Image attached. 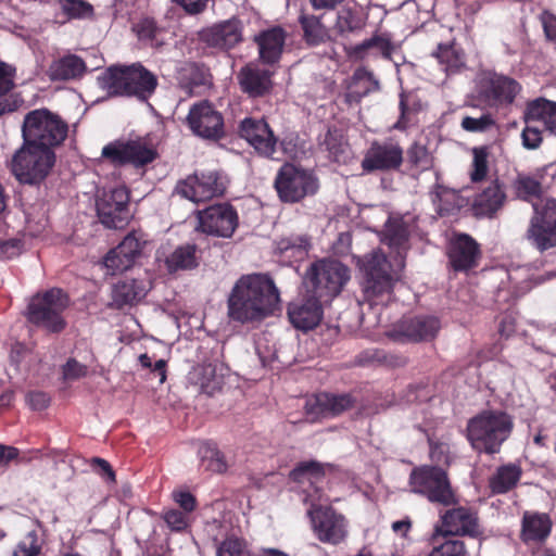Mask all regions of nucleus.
Instances as JSON below:
<instances>
[{
  "mask_svg": "<svg viewBox=\"0 0 556 556\" xmlns=\"http://www.w3.org/2000/svg\"><path fill=\"white\" fill-rule=\"evenodd\" d=\"M429 556H469L466 544L459 539H448L434 545Z\"/></svg>",
  "mask_w": 556,
  "mask_h": 556,
  "instance_id": "obj_54",
  "label": "nucleus"
},
{
  "mask_svg": "<svg viewBox=\"0 0 556 556\" xmlns=\"http://www.w3.org/2000/svg\"><path fill=\"white\" fill-rule=\"evenodd\" d=\"M380 90V83L374 73L366 67H358L354 71L351 83L344 94V101L349 105L359 103L363 98L371 92Z\"/></svg>",
  "mask_w": 556,
  "mask_h": 556,
  "instance_id": "obj_32",
  "label": "nucleus"
},
{
  "mask_svg": "<svg viewBox=\"0 0 556 556\" xmlns=\"http://www.w3.org/2000/svg\"><path fill=\"white\" fill-rule=\"evenodd\" d=\"M166 266L170 273L197 267V245L187 243L176 248L166 258Z\"/></svg>",
  "mask_w": 556,
  "mask_h": 556,
  "instance_id": "obj_46",
  "label": "nucleus"
},
{
  "mask_svg": "<svg viewBox=\"0 0 556 556\" xmlns=\"http://www.w3.org/2000/svg\"><path fill=\"white\" fill-rule=\"evenodd\" d=\"M511 190L516 198L531 202L542 194V184L535 177L519 173L511 181Z\"/></svg>",
  "mask_w": 556,
  "mask_h": 556,
  "instance_id": "obj_47",
  "label": "nucleus"
},
{
  "mask_svg": "<svg viewBox=\"0 0 556 556\" xmlns=\"http://www.w3.org/2000/svg\"><path fill=\"white\" fill-rule=\"evenodd\" d=\"M323 301L309 293L305 299L291 302L287 314L292 326L299 330H312L323 319Z\"/></svg>",
  "mask_w": 556,
  "mask_h": 556,
  "instance_id": "obj_28",
  "label": "nucleus"
},
{
  "mask_svg": "<svg viewBox=\"0 0 556 556\" xmlns=\"http://www.w3.org/2000/svg\"><path fill=\"white\" fill-rule=\"evenodd\" d=\"M299 23L303 30V39L309 47H316L326 43L330 35L320 18L315 15L302 13L299 16Z\"/></svg>",
  "mask_w": 556,
  "mask_h": 556,
  "instance_id": "obj_43",
  "label": "nucleus"
},
{
  "mask_svg": "<svg viewBox=\"0 0 556 556\" xmlns=\"http://www.w3.org/2000/svg\"><path fill=\"white\" fill-rule=\"evenodd\" d=\"M68 305L67 293L60 288H51L33 296L27 307V318L37 327L52 333H60L66 327L63 313Z\"/></svg>",
  "mask_w": 556,
  "mask_h": 556,
  "instance_id": "obj_7",
  "label": "nucleus"
},
{
  "mask_svg": "<svg viewBox=\"0 0 556 556\" xmlns=\"http://www.w3.org/2000/svg\"><path fill=\"white\" fill-rule=\"evenodd\" d=\"M174 502L179 506V510L192 516L198 507L195 496L189 491H174L172 493Z\"/></svg>",
  "mask_w": 556,
  "mask_h": 556,
  "instance_id": "obj_58",
  "label": "nucleus"
},
{
  "mask_svg": "<svg viewBox=\"0 0 556 556\" xmlns=\"http://www.w3.org/2000/svg\"><path fill=\"white\" fill-rule=\"evenodd\" d=\"M451 267L455 271H467L478 266L481 258L480 244L468 233H455L447 247Z\"/></svg>",
  "mask_w": 556,
  "mask_h": 556,
  "instance_id": "obj_24",
  "label": "nucleus"
},
{
  "mask_svg": "<svg viewBox=\"0 0 556 556\" xmlns=\"http://www.w3.org/2000/svg\"><path fill=\"white\" fill-rule=\"evenodd\" d=\"M217 556H251V554L243 541L228 538L219 545Z\"/></svg>",
  "mask_w": 556,
  "mask_h": 556,
  "instance_id": "obj_57",
  "label": "nucleus"
},
{
  "mask_svg": "<svg viewBox=\"0 0 556 556\" xmlns=\"http://www.w3.org/2000/svg\"><path fill=\"white\" fill-rule=\"evenodd\" d=\"M358 264L364 273L365 293L368 299L389 294L392 291L396 273L380 249L366 254Z\"/></svg>",
  "mask_w": 556,
  "mask_h": 556,
  "instance_id": "obj_12",
  "label": "nucleus"
},
{
  "mask_svg": "<svg viewBox=\"0 0 556 556\" xmlns=\"http://www.w3.org/2000/svg\"><path fill=\"white\" fill-rule=\"evenodd\" d=\"M186 125L194 136L204 140L217 141L225 136L224 116L208 100L190 106Z\"/></svg>",
  "mask_w": 556,
  "mask_h": 556,
  "instance_id": "obj_15",
  "label": "nucleus"
},
{
  "mask_svg": "<svg viewBox=\"0 0 556 556\" xmlns=\"http://www.w3.org/2000/svg\"><path fill=\"white\" fill-rule=\"evenodd\" d=\"M199 456L201 465L205 470L214 473H224L228 469V464L224 453L218 448L217 444L206 441L199 447Z\"/></svg>",
  "mask_w": 556,
  "mask_h": 556,
  "instance_id": "obj_45",
  "label": "nucleus"
},
{
  "mask_svg": "<svg viewBox=\"0 0 556 556\" xmlns=\"http://www.w3.org/2000/svg\"><path fill=\"white\" fill-rule=\"evenodd\" d=\"M87 72L85 60L76 54L67 53L54 59L47 71L51 81H68L80 79Z\"/></svg>",
  "mask_w": 556,
  "mask_h": 556,
  "instance_id": "obj_30",
  "label": "nucleus"
},
{
  "mask_svg": "<svg viewBox=\"0 0 556 556\" xmlns=\"http://www.w3.org/2000/svg\"><path fill=\"white\" fill-rule=\"evenodd\" d=\"M483 530L480 526L477 509L470 506L454 505L440 514L439 521L434 526L431 535L432 544L438 543L440 536H468L478 539L482 536Z\"/></svg>",
  "mask_w": 556,
  "mask_h": 556,
  "instance_id": "obj_11",
  "label": "nucleus"
},
{
  "mask_svg": "<svg viewBox=\"0 0 556 556\" xmlns=\"http://www.w3.org/2000/svg\"><path fill=\"white\" fill-rule=\"evenodd\" d=\"M399 98L400 116L393 128L405 131L409 128L413 117L422 110V104L420 98L410 91H402Z\"/></svg>",
  "mask_w": 556,
  "mask_h": 556,
  "instance_id": "obj_44",
  "label": "nucleus"
},
{
  "mask_svg": "<svg viewBox=\"0 0 556 556\" xmlns=\"http://www.w3.org/2000/svg\"><path fill=\"white\" fill-rule=\"evenodd\" d=\"M239 136L263 157L273 159L278 138L264 118L245 117L240 122Z\"/></svg>",
  "mask_w": 556,
  "mask_h": 556,
  "instance_id": "obj_22",
  "label": "nucleus"
},
{
  "mask_svg": "<svg viewBox=\"0 0 556 556\" xmlns=\"http://www.w3.org/2000/svg\"><path fill=\"white\" fill-rule=\"evenodd\" d=\"M23 250V242L20 239H9L0 242V261L11 260L18 256Z\"/></svg>",
  "mask_w": 556,
  "mask_h": 556,
  "instance_id": "obj_63",
  "label": "nucleus"
},
{
  "mask_svg": "<svg viewBox=\"0 0 556 556\" xmlns=\"http://www.w3.org/2000/svg\"><path fill=\"white\" fill-rule=\"evenodd\" d=\"M15 68L0 61V97H7L14 87Z\"/></svg>",
  "mask_w": 556,
  "mask_h": 556,
  "instance_id": "obj_61",
  "label": "nucleus"
},
{
  "mask_svg": "<svg viewBox=\"0 0 556 556\" xmlns=\"http://www.w3.org/2000/svg\"><path fill=\"white\" fill-rule=\"evenodd\" d=\"M177 83L189 97L202 96L214 86L210 67L198 62L185 63L178 71Z\"/></svg>",
  "mask_w": 556,
  "mask_h": 556,
  "instance_id": "obj_27",
  "label": "nucleus"
},
{
  "mask_svg": "<svg viewBox=\"0 0 556 556\" xmlns=\"http://www.w3.org/2000/svg\"><path fill=\"white\" fill-rule=\"evenodd\" d=\"M309 243L305 237L291 236L276 242V250L286 257L302 260L306 256Z\"/></svg>",
  "mask_w": 556,
  "mask_h": 556,
  "instance_id": "obj_48",
  "label": "nucleus"
},
{
  "mask_svg": "<svg viewBox=\"0 0 556 556\" xmlns=\"http://www.w3.org/2000/svg\"><path fill=\"white\" fill-rule=\"evenodd\" d=\"M274 187L281 202L298 203L317 193L319 181L312 172L285 163L277 172Z\"/></svg>",
  "mask_w": 556,
  "mask_h": 556,
  "instance_id": "obj_10",
  "label": "nucleus"
},
{
  "mask_svg": "<svg viewBox=\"0 0 556 556\" xmlns=\"http://www.w3.org/2000/svg\"><path fill=\"white\" fill-rule=\"evenodd\" d=\"M540 21L546 39L554 42L556 46V15L548 11H544L540 15Z\"/></svg>",
  "mask_w": 556,
  "mask_h": 556,
  "instance_id": "obj_64",
  "label": "nucleus"
},
{
  "mask_svg": "<svg viewBox=\"0 0 556 556\" xmlns=\"http://www.w3.org/2000/svg\"><path fill=\"white\" fill-rule=\"evenodd\" d=\"M552 521L546 514H528L522 517L521 534L525 542H542L551 533Z\"/></svg>",
  "mask_w": 556,
  "mask_h": 556,
  "instance_id": "obj_39",
  "label": "nucleus"
},
{
  "mask_svg": "<svg viewBox=\"0 0 556 556\" xmlns=\"http://www.w3.org/2000/svg\"><path fill=\"white\" fill-rule=\"evenodd\" d=\"M403 148L392 140L371 142L362 160L366 173L399 170L404 161Z\"/></svg>",
  "mask_w": 556,
  "mask_h": 556,
  "instance_id": "obj_21",
  "label": "nucleus"
},
{
  "mask_svg": "<svg viewBox=\"0 0 556 556\" xmlns=\"http://www.w3.org/2000/svg\"><path fill=\"white\" fill-rule=\"evenodd\" d=\"M352 393L319 392L305 403V412L314 418H334L355 407Z\"/></svg>",
  "mask_w": 556,
  "mask_h": 556,
  "instance_id": "obj_23",
  "label": "nucleus"
},
{
  "mask_svg": "<svg viewBox=\"0 0 556 556\" xmlns=\"http://www.w3.org/2000/svg\"><path fill=\"white\" fill-rule=\"evenodd\" d=\"M506 194L497 179L476 195L473 211L477 216L492 217L504 204Z\"/></svg>",
  "mask_w": 556,
  "mask_h": 556,
  "instance_id": "obj_33",
  "label": "nucleus"
},
{
  "mask_svg": "<svg viewBox=\"0 0 556 556\" xmlns=\"http://www.w3.org/2000/svg\"><path fill=\"white\" fill-rule=\"evenodd\" d=\"M200 383L206 392H212L220 388V381L216 377V367L212 364H205L201 367Z\"/></svg>",
  "mask_w": 556,
  "mask_h": 556,
  "instance_id": "obj_59",
  "label": "nucleus"
},
{
  "mask_svg": "<svg viewBox=\"0 0 556 556\" xmlns=\"http://www.w3.org/2000/svg\"><path fill=\"white\" fill-rule=\"evenodd\" d=\"M409 239V231L407 226L401 220H390L386 225L384 239L391 249H393L396 255L400 257V265L403 266V260L407 251V243Z\"/></svg>",
  "mask_w": 556,
  "mask_h": 556,
  "instance_id": "obj_42",
  "label": "nucleus"
},
{
  "mask_svg": "<svg viewBox=\"0 0 556 556\" xmlns=\"http://www.w3.org/2000/svg\"><path fill=\"white\" fill-rule=\"evenodd\" d=\"M100 223L106 228H123L130 218L129 192L126 187L103 191L96 200Z\"/></svg>",
  "mask_w": 556,
  "mask_h": 556,
  "instance_id": "obj_17",
  "label": "nucleus"
},
{
  "mask_svg": "<svg viewBox=\"0 0 556 556\" xmlns=\"http://www.w3.org/2000/svg\"><path fill=\"white\" fill-rule=\"evenodd\" d=\"M175 190L180 197L198 203L223 195L226 186L219 173L210 170L188 176Z\"/></svg>",
  "mask_w": 556,
  "mask_h": 556,
  "instance_id": "obj_20",
  "label": "nucleus"
},
{
  "mask_svg": "<svg viewBox=\"0 0 556 556\" xmlns=\"http://www.w3.org/2000/svg\"><path fill=\"white\" fill-rule=\"evenodd\" d=\"M67 134V123L47 108L31 110L24 116L22 138L38 148L54 151L65 141Z\"/></svg>",
  "mask_w": 556,
  "mask_h": 556,
  "instance_id": "obj_4",
  "label": "nucleus"
},
{
  "mask_svg": "<svg viewBox=\"0 0 556 556\" xmlns=\"http://www.w3.org/2000/svg\"><path fill=\"white\" fill-rule=\"evenodd\" d=\"M101 157L114 167H144L157 157L154 148L141 140H114L102 148Z\"/></svg>",
  "mask_w": 556,
  "mask_h": 556,
  "instance_id": "obj_13",
  "label": "nucleus"
},
{
  "mask_svg": "<svg viewBox=\"0 0 556 556\" xmlns=\"http://www.w3.org/2000/svg\"><path fill=\"white\" fill-rule=\"evenodd\" d=\"M58 4L67 20H91L93 5L86 0H58Z\"/></svg>",
  "mask_w": 556,
  "mask_h": 556,
  "instance_id": "obj_49",
  "label": "nucleus"
},
{
  "mask_svg": "<svg viewBox=\"0 0 556 556\" xmlns=\"http://www.w3.org/2000/svg\"><path fill=\"white\" fill-rule=\"evenodd\" d=\"M198 229L206 235L231 238L239 225L237 210L229 203L211 205L198 212Z\"/></svg>",
  "mask_w": 556,
  "mask_h": 556,
  "instance_id": "obj_19",
  "label": "nucleus"
},
{
  "mask_svg": "<svg viewBox=\"0 0 556 556\" xmlns=\"http://www.w3.org/2000/svg\"><path fill=\"white\" fill-rule=\"evenodd\" d=\"M91 467L104 481L111 483L116 481L115 471L108 460L100 457H93L91 460Z\"/></svg>",
  "mask_w": 556,
  "mask_h": 556,
  "instance_id": "obj_62",
  "label": "nucleus"
},
{
  "mask_svg": "<svg viewBox=\"0 0 556 556\" xmlns=\"http://www.w3.org/2000/svg\"><path fill=\"white\" fill-rule=\"evenodd\" d=\"M526 239L540 252L556 248V199H547L542 207L533 204Z\"/></svg>",
  "mask_w": 556,
  "mask_h": 556,
  "instance_id": "obj_14",
  "label": "nucleus"
},
{
  "mask_svg": "<svg viewBox=\"0 0 556 556\" xmlns=\"http://www.w3.org/2000/svg\"><path fill=\"white\" fill-rule=\"evenodd\" d=\"M396 46L392 41L389 33H376L370 38L365 39L351 48L350 55L357 60H364L369 50H375L377 54L386 60H391Z\"/></svg>",
  "mask_w": 556,
  "mask_h": 556,
  "instance_id": "obj_34",
  "label": "nucleus"
},
{
  "mask_svg": "<svg viewBox=\"0 0 556 556\" xmlns=\"http://www.w3.org/2000/svg\"><path fill=\"white\" fill-rule=\"evenodd\" d=\"M440 329V321L432 316L405 317L397 326V332L408 341L432 340Z\"/></svg>",
  "mask_w": 556,
  "mask_h": 556,
  "instance_id": "obj_29",
  "label": "nucleus"
},
{
  "mask_svg": "<svg viewBox=\"0 0 556 556\" xmlns=\"http://www.w3.org/2000/svg\"><path fill=\"white\" fill-rule=\"evenodd\" d=\"M410 491L433 505L448 507L459 503L447 472L439 466L424 465L412 469L408 478Z\"/></svg>",
  "mask_w": 556,
  "mask_h": 556,
  "instance_id": "obj_6",
  "label": "nucleus"
},
{
  "mask_svg": "<svg viewBox=\"0 0 556 556\" xmlns=\"http://www.w3.org/2000/svg\"><path fill=\"white\" fill-rule=\"evenodd\" d=\"M331 465L321 464L317 460L300 462L290 471L289 478L291 481L304 484L309 483L317 491V484L321 483L326 477V470L331 469Z\"/></svg>",
  "mask_w": 556,
  "mask_h": 556,
  "instance_id": "obj_36",
  "label": "nucleus"
},
{
  "mask_svg": "<svg viewBox=\"0 0 556 556\" xmlns=\"http://www.w3.org/2000/svg\"><path fill=\"white\" fill-rule=\"evenodd\" d=\"M307 517L314 536L321 543L338 546L350 535V522L344 514L331 505L312 503Z\"/></svg>",
  "mask_w": 556,
  "mask_h": 556,
  "instance_id": "obj_8",
  "label": "nucleus"
},
{
  "mask_svg": "<svg viewBox=\"0 0 556 556\" xmlns=\"http://www.w3.org/2000/svg\"><path fill=\"white\" fill-rule=\"evenodd\" d=\"M101 87L114 97H134L148 101L155 92L157 77L141 63L109 67L99 78Z\"/></svg>",
  "mask_w": 556,
  "mask_h": 556,
  "instance_id": "obj_3",
  "label": "nucleus"
},
{
  "mask_svg": "<svg viewBox=\"0 0 556 556\" xmlns=\"http://www.w3.org/2000/svg\"><path fill=\"white\" fill-rule=\"evenodd\" d=\"M56 155L23 140L9 163V169L15 179L23 185L39 186L54 167Z\"/></svg>",
  "mask_w": 556,
  "mask_h": 556,
  "instance_id": "obj_5",
  "label": "nucleus"
},
{
  "mask_svg": "<svg viewBox=\"0 0 556 556\" xmlns=\"http://www.w3.org/2000/svg\"><path fill=\"white\" fill-rule=\"evenodd\" d=\"M528 121L542 123L545 130L556 136V102L544 98L531 101L526 111Z\"/></svg>",
  "mask_w": 556,
  "mask_h": 556,
  "instance_id": "obj_37",
  "label": "nucleus"
},
{
  "mask_svg": "<svg viewBox=\"0 0 556 556\" xmlns=\"http://www.w3.org/2000/svg\"><path fill=\"white\" fill-rule=\"evenodd\" d=\"M202 42L212 48L229 50L243 40L242 23L239 18L232 17L211 27H206L199 33Z\"/></svg>",
  "mask_w": 556,
  "mask_h": 556,
  "instance_id": "obj_26",
  "label": "nucleus"
},
{
  "mask_svg": "<svg viewBox=\"0 0 556 556\" xmlns=\"http://www.w3.org/2000/svg\"><path fill=\"white\" fill-rule=\"evenodd\" d=\"M148 243V235L144 231L141 229L131 230L117 247L106 254L104 258L105 267L113 275L131 268L136 261L141 257Z\"/></svg>",
  "mask_w": 556,
  "mask_h": 556,
  "instance_id": "obj_18",
  "label": "nucleus"
},
{
  "mask_svg": "<svg viewBox=\"0 0 556 556\" xmlns=\"http://www.w3.org/2000/svg\"><path fill=\"white\" fill-rule=\"evenodd\" d=\"M139 363L143 368H148L151 370V372L159 376L161 384L166 381L167 363L165 359H157L153 363L152 357H150L148 354H141L139 356Z\"/></svg>",
  "mask_w": 556,
  "mask_h": 556,
  "instance_id": "obj_60",
  "label": "nucleus"
},
{
  "mask_svg": "<svg viewBox=\"0 0 556 556\" xmlns=\"http://www.w3.org/2000/svg\"><path fill=\"white\" fill-rule=\"evenodd\" d=\"M274 72L250 62L242 66L237 74L240 90L251 99L268 96L273 88Z\"/></svg>",
  "mask_w": 556,
  "mask_h": 556,
  "instance_id": "obj_25",
  "label": "nucleus"
},
{
  "mask_svg": "<svg viewBox=\"0 0 556 556\" xmlns=\"http://www.w3.org/2000/svg\"><path fill=\"white\" fill-rule=\"evenodd\" d=\"M286 41V31L280 26H275L261 31L255 37L258 46L260 59L265 64H276L279 62Z\"/></svg>",
  "mask_w": 556,
  "mask_h": 556,
  "instance_id": "obj_31",
  "label": "nucleus"
},
{
  "mask_svg": "<svg viewBox=\"0 0 556 556\" xmlns=\"http://www.w3.org/2000/svg\"><path fill=\"white\" fill-rule=\"evenodd\" d=\"M472 170L470 173V179L472 182H480L485 179L489 172V148L478 147L472 150Z\"/></svg>",
  "mask_w": 556,
  "mask_h": 556,
  "instance_id": "obj_53",
  "label": "nucleus"
},
{
  "mask_svg": "<svg viewBox=\"0 0 556 556\" xmlns=\"http://www.w3.org/2000/svg\"><path fill=\"white\" fill-rule=\"evenodd\" d=\"M535 122L528 121L526 116V126L521 131L522 146L527 150H536L540 148L543 137L542 129L534 125Z\"/></svg>",
  "mask_w": 556,
  "mask_h": 556,
  "instance_id": "obj_56",
  "label": "nucleus"
},
{
  "mask_svg": "<svg viewBox=\"0 0 556 556\" xmlns=\"http://www.w3.org/2000/svg\"><path fill=\"white\" fill-rule=\"evenodd\" d=\"M323 144L329 152V156L334 162H345L348 144L343 141V136L337 129H329L325 136Z\"/></svg>",
  "mask_w": 556,
  "mask_h": 556,
  "instance_id": "obj_52",
  "label": "nucleus"
},
{
  "mask_svg": "<svg viewBox=\"0 0 556 556\" xmlns=\"http://www.w3.org/2000/svg\"><path fill=\"white\" fill-rule=\"evenodd\" d=\"M349 279V268L336 260L318 261L306 274L308 292L325 303L336 298Z\"/></svg>",
  "mask_w": 556,
  "mask_h": 556,
  "instance_id": "obj_9",
  "label": "nucleus"
},
{
  "mask_svg": "<svg viewBox=\"0 0 556 556\" xmlns=\"http://www.w3.org/2000/svg\"><path fill=\"white\" fill-rule=\"evenodd\" d=\"M131 30L136 35L138 41L144 47L160 48L164 45V40L162 38L164 28L161 27L153 17L143 16L139 18L132 24Z\"/></svg>",
  "mask_w": 556,
  "mask_h": 556,
  "instance_id": "obj_40",
  "label": "nucleus"
},
{
  "mask_svg": "<svg viewBox=\"0 0 556 556\" xmlns=\"http://www.w3.org/2000/svg\"><path fill=\"white\" fill-rule=\"evenodd\" d=\"M144 295L146 289L143 283L136 279L118 281L112 291V300L116 308L134 305L144 298Z\"/></svg>",
  "mask_w": 556,
  "mask_h": 556,
  "instance_id": "obj_38",
  "label": "nucleus"
},
{
  "mask_svg": "<svg viewBox=\"0 0 556 556\" xmlns=\"http://www.w3.org/2000/svg\"><path fill=\"white\" fill-rule=\"evenodd\" d=\"M460 126L468 132H485L496 126V121L490 113H484L479 117L464 116Z\"/></svg>",
  "mask_w": 556,
  "mask_h": 556,
  "instance_id": "obj_55",
  "label": "nucleus"
},
{
  "mask_svg": "<svg viewBox=\"0 0 556 556\" xmlns=\"http://www.w3.org/2000/svg\"><path fill=\"white\" fill-rule=\"evenodd\" d=\"M446 74L458 73L465 66V53L455 42L439 43L431 53Z\"/></svg>",
  "mask_w": 556,
  "mask_h": 556,
  "instance_id": "obj_41",
  "label": "nucleus"
},
{
  "mask_svg": "<svg viewBox=\"0 0 556 556\" xmlns=\"http://www.w3.org/2000/svg\"><path fill=\"white\" fill-rule=\"evenodd\" d=\"M406 155L410 168L417 169L418 172L429 170L433 166L432 155L425 146L418 142H414L407 149Z\"/></svg>",
  "mask_w": 556,
  "mask_h": 556,
  "instance_id": "obj_50",
  "label": "nucleus"
},
{
  "mask_svg": "<svg viewBox=\"0 0 556 556\" xmlns=\"http://www.w3.org/2000/svg\"><path fill=\"white\" fill-rule=\"evenodd\" d=\"M161 519L173 532L187 531L193 521L192 516L179 510L178 508H164L161 513Z\"/></svg>",
  "mask_w": 556,
  "mask_h": 556,
  "instance_id": "obj_51",
  "label": "nucleus"
},
{
  "mask_svg": "<svg viewBox=\"0 0 556 556\" xmlns=\"http://www.w3.org/2000/svg\"><path fill=\"white\" fill-rule=\"evenodd\" d=\"M520 90V84L513 77L488 71L480 78L478 94L488 106L502 108L513 104Z\"/></svg>",
  "mask_w": 556,
  "mask_h": 556,
  "instance_id": "obj_16",
  "label": "nucleus"
},
{
  "mask_svg": "<svg viewBox=\"0 0 556 556\" xmlns=\"http://www.w3.org/2000/svg\"><path fill=\"white\" fill-rule=\"evenodd\" d=\"M514 430L513 417L502 409H483L469 418L465 437L479 455H495Z\"/></svg>",
  "mask_w": 556,
  "mask_h": 556,
  "instance_id": "obj_2",
  "label": "nucleus"
},
{
  "mask_svg": "<svg viewBox=\"0 0 556 556\" xmlns=\"http://www.w3.org/2000/svg\"><path fill=\"white\" fill-rule=\"evenodd\" d=\"M279 301V291L269 276L243 275L228 295L227 315L240 324L261 321L275 312Z\"/></svg>",
  "mask_w": 556,
  "mask_h": 556,
  "instance_id": "obj_1",
  "label": "nucleus"
},
{
  "mask_svg": "<svg viewBox=\"0 0 556 556\" xmlns=\"http://www.w3.org/2000/svg\"><path fill=\"white\" fill-rule=\"evenodd\" d=\"M522 476L519 464L509 463L496 468L489 479V489L492 494H506L515 489Z\"/></svg>",
  "mask_w": 556,
  "mask_h": 556,
  "instance_id": "obj_35",
  "label": "nucleus"
}]
</instances>
